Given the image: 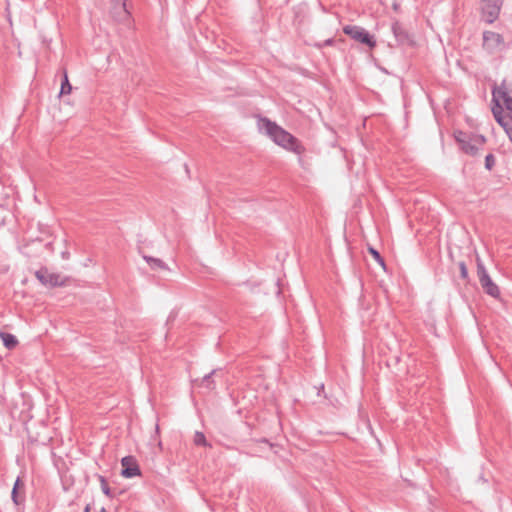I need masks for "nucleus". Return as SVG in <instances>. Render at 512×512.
Instances as JSON below:
<instances>
[{
	"label": "nucleus",
	"instance_id": "obj_19",
	"mask_svg": "<svg viewBox=\"0 0 512 512\" xmlns=\"http://www.w3.org/2000/svg\"><path fill=\"white\" fill-rule=\"evenodd\" d=\"M98 479H99V482H100V485H101V490H102V492H103L106 496H108V497L112 498V497H113V495H112V493H111V490H110V488H109V486H108V483H107V481H106L105 477H104V476H102V475H99V476H98Z\"/></svg>",
	"mask_w": 512,
	"mask_h": 512
},
{
	"label": "nucleus",
	"instance_id": "obj_17",
	"mask_svg": "<svg viewBox=\"0 0 512 512\" xmlns=\"http://www.w3.org/2000/svg\"><path fill=\"white\" fill-rule=\"evenodd\" d=\"M71 91H72V86L68 80L66 71H64V76H63V80L61 83L60 95L69 94V93H71Z\"/></svg>",
	"mask_w": 512,
	"mask_h": 512
},
{
	"label": "nucleus",
	"instance_id": "obj_2",
	"mask_svg": "<svg viewBox=\"0 0 512 512\" xmlns=\"http://www.w3.org/2000/svg\"><path fill=\"white\" fill-rule=\"evenodd\" d=\"M455 138L461 150L471 156L478 154L485 143V137L483 135L467 134L462 131L458 132Z\"/></svg>",
	"mask_w": 512,
	"mask_h": 512
},
{
	"label": "nucleus",
	"instance_id": "obj_5",
	"mask_svg": "<svg viewBox=\"0 0 512 512\" xmlns=\"http://www.w3.org/2000/svg\"><path fill=\"white\" fill-rule=\"evenodd\" d=\"M343 32L355 41L365 44L370 48H374L376 46L374 37L360 26L347 25L343 28Z\"/></svg>",
	"mask_w": 512,
	"mask_h": 512
},
{
	"label": "nucleus",
	"instance_id": "obj_22",
	"mask_svg": "<svg viewBox=\"0 0 512 512\" xmlns=\"http://www.w3.org/2000/svg\"><path fill=\"white\" fill-rule=\"evenodd\" d=\"M460 276L462 279H466L468 277V270L464 262L459 263Z\"/></svg>",
	"mask_w": 512,
	"mask_h": 512
},
{
	"label": "nucleus",
	"instance_id": "obj_8",
	"mask_svg": "<svg viewBox=\"0 0 512 512\" xmlns=\"http://www.w3.org/2000/svg\"><path fill=\"white\" fill-rule=\"evenodd\" d=\"M35 276L45 286L56 287L64 285V280L59 274L50 273L46 268L36 271Z\"/></svg>",
	"mask_w": 512,
	"mask_h": 512
},
{
	"label": "nucleus",
	"instance_id": "obj_21",
	"mask_svg": "<svg viewBox=\"0 0 512 512\" xmlns=\"http://www.w3.org/2000/svg\"><path fill=\"white\" fill-rule=\"evenodd\" d=\"M369 252L371 253V255L374 257V259H375L377 262H379L381 265H384V260H383V258L381 257L380 253H379L376 249H374V248L370 247V248H369Z\"/></svg>",
	"mask_w": 512,
	"mask_h": 512
},
{
	"label": "nucleus",
	"instance_id": "obj_25",
	"mask_svg": "<svg viewBox=\"0 0 512 512\" xmlns=\"http://www.w3.org/2000/svg\"><path fill=\"white\" fill-rule=\"evenodd\" d=\"M155 433H156V434H158V433H159V426H158V425H156V426H155Z\"/></svg>",
	"mask_w": 512,
	"mask_h": 512
},
{
	"label": "nucleus",
	"instance_id": "obj_14",
	"mask_svg": "<svg viewBox=\"0 0 512 512\" xmlns=\"http://www.w3.org/2000/svg\"><path fill=\"white\" fill-rule=\"evenodd\" d=\"M217 374V370H212L209 374L205 375L200 381L199 386L204 387L208 390L215 388V382L213 376Z\"/></svg>",
	"mask_w": 512,
	"mask_h": 512
},
{
	"label": "nucleus",
	"instance_id": "obj_10",
	"mask_svg": "<svg viewBox=\"0 0 512 512\" xmlns=\"http://www.w3.org/2000/svg\"><path fill=\"white\" fill-rule=\"evenodd\" d=\"M122 472L121 475L125 478H132L140 475V468L133 456L123 457L121 460Z\"/></svg>",
	"mask_w": 512,
	"mask_h": 512
},
{
	"label": "nucleus",
	"instance_id": "obj_7",
	"mask_svg": "<svg viewBox=\"0 0 512 512\" xmlns=\"http://www.w3.org/2000/svg\"><path fill=\"white\" fill-rule=\"evenodd\" d=\"M502 6L493 0H481L482 19L488 24H492L499 17Z\"/></svg>",
	"mask_w": 512,
	"mask_h": 512
},
{
	"label": "nucleus",
	"instance_id": "obj_11",
	"mask_svg": "<svg viewBox=\"0 0 512 512\" xmlns=\"http://www.w3.org/2000/svg\"><path fill=\"white\" fill-rule=\"evenodd\" d=\"M492 113L495 120L504 128L508 129L512 125V119L503 115V106L501 104L494 105Z\"/></svg>",
	"mask_w": 512,
	"mask_h": 512
},
{
	"label": "nucleus",
	"instance_id": "obj_23",
	"mask_svg": "<svg viewBox=\"0 0 512 512\" xmlns=\"http://www.w3.org/2000/svg\"><path fill=\"white\" fill-rule=\"evenodd\" d=\"M399 8H400L399 3L394 2V3H393V9H394L395 11H399Z\"/></svg>",
	"mask_w": 512,
	"mask_h": 512
},
{
	"label": "nucleus",
	"instance_id": "obj_12",
	"mask_svg": "<svg viewBox=\"0 0 512 512\" xmlns=\"http://www.w3.org/2000/svg\"><path fill=\"white\" fill-rule=\"evenodd\" d=\"M392 32L396 38V41L399 44H405L410 42L408 33L398 21H395L392 24Z\"/></svg>",
	"mask_w": 512,
	"mask_h": 512
},
{
	"label": "nucleus",
	"instance_id": "obj_6",
	"mask_svg": "<svg viewBox=\"0 0 512 512\" xmlns=\"http://www.w3.org/2000/svg\"><path fill=\"white\" fill-rule=\"evenodd\" d=\"M128 0H114L111 3L110 15L111 17L119 22L128 24L131 19V13L127 6Z\"/></svg>",
	"mask_w": 512,
	"mask_h": 512
},
{
	"label": "nucleus",
	"instance_id": "obj_27",
	"mask_svg": "<svg viewBox=\"0 0 512 512\" xmlns=\"http://www.w3.org/2000/svg\"><path fill=\"white\" fill-rule=\"evenodd\" d=\"M100 512H106L105 508H101Z\"/></svg>",
	"mask_w": 512,
	"mask_h": 512
},
{
	"label": "nucleus",
	"instance_id": "obj_16",
	"mask_svg": "<svg viewBox=\"0 0 512 512\" xmlns=\"http://www.w3.org/2000/svg\"><path fill=\"white\" fill-rule=\"evenodd\" d=\"M144 259L146 260V262L149 264V266L152 269H162V270L168 269L167 265L161 259L150 257V256H144Z\"/></svg>",
	"mask_w": 512,
	"mask_h": 512
},
{
	"label": "nucleus",
	"instance_id": "obj_24",
	"mask_svg": "<svg viewBox=\"0 0 512 512\" xmlns=\"http://www.w3.org/2000/svg\"><path fill=\"white\" fill-rule=\"evenodd\" d=\"M333 43V39H328L325 41V45H331Z\"/></svg>",
	"mask_w": 512,
	"mask_h": 512
},
{
	"label": "nucleus",
	"instance_id": "obj_15",
	"mask_svg": "<svg viewBox=\"0 0 512 512\" xmlns=\"http://www.w3.org/2000/svg\"><path fill=\"white\" fill-rule=\"evenodd\" d=\"M23 487H24V483L20 480V478H17L14 483L12 493H11L12 500L16 505L21 504L23 501V498L19 497V489L23 488Z\"/></svg>",
	"mask_w": 512,
	"mask_h": 512
},
{
	"label": "nucleus",
	"instance_id": "obj_9",
	"mask_svg": "<svg viewBox=\"0 0 512 512\" xmlns=\"http://www.w3.org/2000/svg\"><path fill=\"white\" fill-rule=\"evenodd\" d=\"M503 45V37L492 31H485L483 33V47L489 52L493 53Z\"/></svg>",
	"mask_w": 512,
	"mask_h": 512
},
{
	"label": "nucleus",
	"instance_id": "obj_20",
	"mask_svg": "<svg viewBox=\"0 0 512 512\" xmlns=\"http://www.w3.org/2000/svg\"><path fill=\"white\" fill-rule=\"evenodd\" d=\"M494 165H495V157L493 156V154H488L485 157V167H486V169L491 170Z\"/></svg>",
	"mask_w": 512,
	"mask_h": 512
},
{
	"label": "nucleus",
	"instance_id": "obj_13",
	"mask_svg": "<svg viewBox=\"0 0 512 512\" xmlns=\"http://www.w3.org/2000/svg\"><path fill=\"white\" fill-rule=\"evenodd\" d=\"M0 338L4 346L9 350L14 349L18 345V340L13 334L0 332Z\"/></svg>",
	"mask_w": 512,
	"mask_h": 512
},
{
	"label": "nucleus",
	"instance_id": "obj_3",
	"mask_svg": "<svg viewBox=\"0 0 512 512\" xmlns=\"http://www.w3.org/2000/svg\"><path fill=\"white\" fill-rule=\"evenodd\" d=\"M492 102L494 105L501 104L512 112V82L503 80L499 85H494L492 88Z\"/></svg>",
	"mask_w": 512,
	"mask_h": 512
},
{
	"label": "nucleus",
	"instance_id": "obj_18",
	"mask_svg": "<svg viewBox=\"0 0 512 512\" xmlns=\"http://www.w3.org/2000/svg\"><path fill=\"white\" fill-rule=\"evenodd\" d=\"M193 442L197 446H210L202 432H195Z\"/></svg>",
	"mask_w": 512,
	"mask_h": 512
},
{
	"label": "nucleus",
	"instance_id": "obj_26",
	"mask_svg": "<svg viewBox=\"0 0 512 512\" xmlns=\"http://www.w3.org/2000/svg\"><path fill=\"white\" fill-rule=\"evenodd\" d=\"M84 511H85V512H89V511H90V506H89V505H87V506L85 507V510H84Z\"/></svg>",
	"mask_w": 512,
	"mask_h": 512
},
{
	"label": "nucleus",
	"instance_id": "obj_4",
	"mask_svg": "<svg viewBox=\"0 0 512 512\" xmlns=\"http://www.w3.org/2000/svg\"><path fill=\"white\" fill-rule=\"evenodd\" d=\"M477 275L484 292L491 297L498 298L500 296L499 287L493 282L479 258L477 259Z\"/></svg>",
	"mask_w": 512,
	"mask_h": 512
},
{
	"label": "nucleus",
	"instance_id": "obj_1",
	"mask_svg": "<svg viewBox=\"0 0 512 512\" xmlns=\"http://www.w3.org/2000/svg\"><path fill=\"white\" fill-rule=\"evenodd\" d=\"M258 127L260 131L269 136L277 145L297 154L302 152L303 148L298 140L268 118H259Z\"/></svg>",
	"mask_w": 512,
	"mask_h": 512
}]
</instances>
